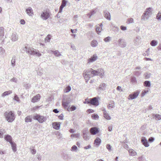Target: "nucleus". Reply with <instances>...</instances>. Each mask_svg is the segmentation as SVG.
<instances>
[{"mask_svg": "<svg viewBox=\"0 0 161 161\" xmlns=\"http://www.w3.org/2000/svg\"><path fill=\"white\" fill-rule=\"evenodd\" d=\"M10 144L11 145L13 151L14 152H16L17 150L16 144L13 142H11Z\"/></svg>", "mask_w": 161, "mask_h": 161, "instance_id": "nucleus-24", "label": "nucleus"}, {"mask_svg": "<svg viewBox=\"0 0 161 161\" xmlns=\"http://www.w3.org/2000/svg\"><path fill=\"white\" fill-rule=\"evenodd\" d=\"M90 104L94 106H97L99 104L98 100L97 97L90 98Z\"/></svg>", "mask_w": 161, "mask_h": 161, "instance_id": "nucleus-8", "label": "nucleus"}, {"mask_svg": "<svg viewBox=\"0 0 161 161\" xmlns=\"http://www.w3.org/2000/svg\"><path fill=\"white\" fill-rule=\"evenodd\" d=\"M141 142L145 147H148L149 144L147 139L144 137H142L141 140Z\"/></svg>", "mask_w": 161, "mask_h": 161, "instance_id": "nucleus-11", "label": "nucleus"}, {"mask_svg": "<svg viewBox=\"0 0 161 161\" xmlns=\"http://www.w3.org/2000/svg\"><path fill=\"white\" fill-rule=\"evenodd\" d=\"M111 38L110 37L108 36L107 37L105 38L103 40L106 42H108L110 41L111 40Z\"/></svg>", "mask_w": 161, "mask_h": 161, "instance_id": "nucleus-40", "label": "nucleus"}, {"mask_svg": "<svg viewBox=\"0 0 161 161\" xmlns=\"http://www.w3.org/2000/svg\"><path fill=\"white\" fill-rule=\"evenodd\" d=\"M97 44L98 42L97 41L95 40H93L91 42V46L93 47H96L97 46Z\"/></svg>", "mask_w": 161, "mask_h": 161, "instance_id": "nucleus-26", "label": "nucleus"}, {"mask_svg": "<svg viewBox=\"0 0 161 161\" xmlns=\"http://www.w3.org/2000/svg\"><path fill=\"white\" fill-rule=\"evenodd\" d=\"M145 79H147L150 77L151 74L148 72H146L144 74Z\"/></svg>", "mask_w": 161, "mask_h": 161, "instance_id": "nucleus-45", "label": "nucleus"}, {"mask_svg": "<svg viewBox=\"0 0 161 161\" xmlns=\"http://www.w3.org/2000/svg\"><path fill=\"white\" fill-rule=\"evenodd\" d=\"M12 93V91H6L3 92L2 94V96L3 97H4L8 95L11 94Z\"/></svg>", "mask_w": 161, "mask_h": 161, "instance_id": "nucleus-30", "label": "nucleus"}, {"mask_svg": "<svg viewBox=\"0 0 161 161\" xmlns=\"http://www.w3.org/2000/svg\"><path fill=\"white\" fill-rule=\"evenodd\" d=\"M5 139L7 142H9L10 143L13 142L12 141V137L9 135H7L5 136L4 137Z\"/></svg>", "mask_w": 161, "mask_h": 161, "instance_id": "nucleus-21", "label": "nucleus"}, {"mask_svg": "<svg viewBox=\"0 0 161 161\" xmlns=\"http://www.w3.org/2000/svg\"><path fill=\"white\" fill-rule=\"evenodd\" d=\"M97 57L96 55H94L93 56L91 57L90 58L88 59V63H90L92 62L96 61L97 59Z\"/></svg>", "mask_w": 161, "mask_h": 161, "instance_id": "nucleus-18", "label": "nucleus"}, {"mask_svg": "<svg viewBox=\"0 0 161 161\" xmlns=\"http://www.w3.org/2000/svg\"><path fill=\"white\" fill-rule=\"evenodd\" d=\"M24 50L27 53L31 55H36L38 57H40L41 55V53L39 52L38 50L35 49L34 48L32 47L27 48L26 47H25L24 49Z\"/></svg>", "mask_w": 161, "mask_h": 161, "instance_id": "nucleus-3", "label": "nucleus"}, {"mask_svg": "<svg viewBox=\"0 0 161 161\" xmlns=\"http://www.w3.org/2000/svg\"><path fill=\"white\" fill-rule=\"evenodd\" d=\"M152 8L150 7L146 8L142 16V20H146L149 19L151 15L152 14Z\"/></svg>", "mask_w": 161, "mask_h": 161, "instance_id": "nucleus-4", "label": "nucleus"}, {"mask_svg": "<svg viewBox=\"0 0 161 161\" xmlns=\"http://www.w3.org/2000/svg\"><path fill=\"white\" fill-rule=\"evenodd\" d=\"M104 17L107 19L110 20L111 15L110 13L107 11L105 10L104 11Z\"/></svg>", "mask_w": 161, "mask_h": 161, "instance_id": "nucleus-15", "label": "nucleus"}, {"mask_svg": "<svg viewBox=\"0 0 161 161\" xmlns=\"http://www.w3.org/2000/svg\"><path fill=\"white\" fill-rule=\"evenodd\" d=\"M4 29L3 27H0V41H3L4 39Z\"/></svg>", "mask_w": 161, "mask_h": 161, "instance_id": "nucleus-13", "label": "nucleus"}, {"mask_svg": "<svg viewBox=\"0 0 161 161\" xmlns=\"http://www.w3.org/2000/svg\"><path fill=\"white\" fill-rule=\"evenodd\" d=\"M120 29L123 31H125L127 29V28L126 26L123 25H121L120 27Z\"/></svg>", "mask_w": 161, "mask_h": 161, "instance_id": "nucleus-60", "label": "nucleus"}, {"mask_svg": "<svg viewBox=\"0 0 161 161\" xmlns=\"http://www.w3.org/2000/svg\"><path fill=\"white\" fill-rule=\"evenodd\" d=\"M130 155L132 156H134L136 155V153L132 149H130L129 150Z\"/></svg>", "mask_w": 161, "mask_h": 161, "instance_id": "nucleus-28", "label": "nucleus"}, {"mask_svg": "<svg viewBox=\"0 0 161 161\" xmlns=\"http://www.w3.org/2000/svg\"><path fill=\"white\" fill-rule=\"evenodd\" d=\"M131 81L132 83H136V80L135 77H132L131 79Z\"/></svg>", "mask_w": 161, "mask_h": 161, "instance_id": "nucleus-49", "label": "nucleus"}, {"mask_svg": "<svg viewBox=\"0 0 161 161\" xmlns=\"http://www.w3.org/2000/svg\"><path fill=\"white\" fill-rule=\"evenodd\" d=\"M106 85L105 83H102L100 84L98 89V90L99 91H103L106 89Z\"/></svg>", "mask_w": 161, "mask_h": 161, "instance_id": "nucleus-12", "label": "nucleus"}, {"mask_svg": "<svg viewBox=\"0 0 161 161\" xmlns=\"http://www.w3.org/2000/svg\"><path fill=\"white\" fill-rule=\"evenodd\" d=\"M80 136V134L79 133L72 134L71 135V137H74L77 138L79 137Z\"/></svg>", "mask_w": 161, "mask_h": 161, "instance_id": "nucleus-46", "label": "nucleus"}, {"mask_svg": "<svg viewBox=\"0 0 161 161\" xmlns=\"http://www.w3.org/2000/svg\"><path fill=\"white\" fill-rule=\"evenodd\" d=\"M102 30V27H100L99 26H97L96 28V31L97 34H99V33L101 32V31Z\"/></svg>", "mask_w": 161, "mask_h": 161, "instance_id": "nucleus-41", "label": "nucleus"}, {"mask_svg": "<svg viewBox=\"0 0 161 161\" xmlns=\"http://www.w3.org/2000/svg\"><path fill=\"white\" fill-rule=\"evenodd\" d=\"M63 117H64L63 114H61L60 115L58 116V118L59 119H61V120H62L63 119Z\"/></svg>", "mask_w": 161, "mask_h": 161, "instance_id": "nucleus-63", "label": "nucleus"}, {"mask_svg": "<svg viewBox=\"0 0 161 161\" xmlns=\"http://www.w3.org/2000/svg\"><path fill=\"white\" fill-rule=\"evenodd\" d=\"M51 36L50 35H48L45 38L46 42H49L50 40Z\"/></svg>", "mask_w": 161, "mask_h": 161, "instance_id": "nucleus-44", "label": "nucleus"}, {"mask_svg": "<svg viewBox=\"0 0 161 161\" xmlns=\"http://www.w3.org/2000/svg\"><path fill=\"white\" fill-rule=\"evenodd\" d=\"M26 13L29 16H32L33 14L32 8L31 7H29L26 10Z\"/></svg>", "mask_w": 161, "mask_h": 161, "instance_id": "nucleus-20", "label": "nucleus"}, {"mask_svg": "<svg viewBox=\"0 0 161 161\" xmlns=\"http://www.w3.org/2000/svg\"><path fill=\"white\" fill-rule=\"evenodd\" d=\"M4 116L7 121L9 122H12L15 119V116L13 111H6L4 113Z\"/></svg>", "mask_w": 161, "mask_h": 161, "instance_id": "nucleus-2", "label": "nucleus"}, {"mask_svg": "<svg viewBox=\"0 0 161 161\" xmlns=\"http://www.w3.org/2000/svg\"><path fill=\"white\" fill-rule=\"evenodd\" d=\"M5 132V130H0V138H3V133Z\"/></svg>", "mask_w": 161, "mask_h": 161, "instance_id": "nucleus-48", "label": "nucleus"}, {"mask_svg": "<svg viewBox=\"0 0 161 161\" xmlns=\"http://www.w3.org/2000/svg\"><path fill=\"white\" fill-rule=\"evenodd\" d=\"M158 44V42L155 40H152L150 43V45L152 46H155Z\"/></svg>", "mask_w": 161, "mask_h": 161, "instance_id": "nucleus-31", "label": "nucleus"}, {"mask_svg": "<svg viewBox=\"0 0 161 161\" xmlns=\"http://www.w3.org/2000/svg\"><path fill=\"white\" fill-rule=\"evenodd\" d=\"M141 37L139 36H137L135 39L134 41V44L135 45H138L141 44V41H140L141 40Z\"/></svg>", "mask_w": 161, "mask_h": 161, "instance_id": "nucleus-17", "label": "nucleus"}, {"mask_svg": "<svg viewBox=\"0 0 161 161\" xmlns=\"http://www.w3.org/2000/svg\"><path fill=\"white\" fill-rule=\"evenodd\" d=\"M117 90H118V91H120L121 92H122V89H121V86H118L117 87Z\"/></svg>", "mask_w": 161, "mask_h": 161, "instance_id": "nucleus-64", "label": "nucleus"}, {"mask_svg": "<svg viewBox=\"0 0 161 161\" xmlns=\"http://www.w3.org/2000/svg\"><path fill=\"white\" fill-rule=\"evenodd\" d=\"M92 117L94 119H97L99 118L97 114H93L92 115Z\"/></svg>", "mask_w": 161, "mask_h": 161, "instance_id": "nucleus-51", "label": "nucleus"}, {"mask_svg": "<svg viewBox=\"0 0 161 161\" xmlns=\"http://www.w3.org/2000/svg\"><path fill=\"white\" fill-rule=\"evenodd\" d=\"M33 119L38 121L40 123H42L46 120V118L43 116H41L38 114H36L34 115Z\"/></svg>", "mask_w": 161, "mask_h": 161, "instance_id": "nucleus-5", "label": "nucleus"}, {"mask_svg": "<svg viewBox=\"0 0 161 161\" xmlns=\"http://www.w3.org/2000/svg\"><path fill=\"white\" fill-rule=\"evenodd\" d=\"M156 18L158 20H161V12H159L156 16Z\"/></svg>", "mask_w": 161, "mask_h": 161, "instance_id": "nucleus-42", "label": "nucleus"}, {"mask_svg": "<svg viewBox=\"0 0 161 161\" xmlns=\"http://www.w3.org/2000/svg\"><path fill=\"white\" fill-rule=\"evenodd\" d=\"M88 129L87 128H86L84 129L82 131V133L83 135H86L88 133Z\"/></svg>", "mask_w": 161, "mask_h": 161, "instance_id": "nucleus-47", "label": "nucleus"}, {"mask_svg": "<svg viewBox=\"0 0 161 161\" xmlns=\"http://www.w3.org/2000/svg\"><path fill=\"white\" fill-rule=\"evenodd\" d=\"M55 55L56 56L59 57L61 55V54L59 53L58 51L55 50V51H52Z\"/></svg>", "mask_w": 161, "mask_h": 161, "instance_id": "nucleus-39", "label": "nucleus"}, {"mask_svg": "<svg viewBox=\"0 0 161 161\" xmlns=\"http://www.w3.org/2000/svg\"><path fill=\"white\" fill-rule=\"evenodd\" d=\"M25 121L26 122H31L32 121L31 117L30 116H27L25 119Z\"/></svg>", "mask_w": 161, "mask_h": 161, "instance_id": "nucleus-32", "label": "nucleus"}, {"mask_svg": "<svg viewBox=\"0 0 161 161\" xmlns=\"http://www.w3.org/2000/svg\"><path fill=\"white\" fill-rule=\"evenodd\" d=\"M90 131L92 135H94L99 132V130L97 127H93L90 129Z\"/></svg>", "mask_w": 161, "mask_h": 161, "instance_id": "nucleus-10", "label": "nucleus"}, {"mask_svg": "<svg viewBox=\"0 0 161 161\" xmlns=\"http://www.w3.org/2000/svg\"><path fill=\"white\" fill-rule=\"evenodd\" d=\"M96 13V11L93 10H92L90 13L87 14V15L89 16V17L90 18L91 16L94 14Z\"/></svg>", "mask_w": 161, "mask_h": 161, "instance_id": "nucleus-34", "label": "nucleus"}, {"mask_svg": "<svg viewBox=\"0 0 161 161\" xmlns=\"http://www.w3.org/2000/svg\"><path fill=\"white\" fill-rule=\"evenodd\" d=\"M139 94V92L138 91L134 92L132 94H130L129 95V98L131 100L136 98L138 97Z\"/></svg>", "mask_w": 161, "mask_h": 161, "instance_id": "nucleus-9", "label": "nucleus"}, {"mask_svg": "<svg viewBox=\"0 0 161 161\" xmlns=\"http://www.w3.org/2000/svg\"><path fill=\"white\" fill-rule=\"evenodd\" d=\"M150 89H149V88H148V90H144L143 91L142 93H141V95H142V97H143L144 96H145V95L146 94H147V93H148V92H149V90Z\"/></svg>", "mask_w": 161, "mask_h": 161, "instance_id": "nucleus-38", "label": "nucleus"}, {"mask_svg": "<svg viewBox=\"0 0 161 161\" xmlns=\"http://www.w3.org/2000/svg\"><path fill=\"white\" fill-rule=\"evenodd\" d=\"M83 138L86 140H87L89 139V137L87 135V134L83 135Z\"/></svg>", "mask_w": 161, "mask_h": 161, "instance_id": "nucleus-50", "label": "nucleus"}, {"mask_svg": "<svg viewBox=\"0 0 161 161\" xmlns=\"http://www.w3.org/2000/svg\"><path fill=\"white\" fill-rule=\"evenodd\" d=\"M77 149V147L75 145H73L71 147V151H75Z\"/></svg>", "mask_w": 161, "mask_h": 161, "instance_id": "nucleus-52", "label": "nucleus"}, {"mask_svg": "<svg viewBox=\"0 0 161 161\" xmlns=\"http://www.w3.org/2000/svg\"><path fill=\"white\" fill-rule=\"evenodd\" d=\"M154 115L155 118L156 119L159 120L161 119V115L158 114H154Z\"/></svg>", "mask_w": 161, "mask_h": 161, "instance_id": "nucleus-37", "label": "nucleus"}, {"mask_svg": "<svg viewBox=\"0 0 161 161\" xmlns=\"http://www.w3.org/2000/svg\"><path fill=\"white\" fill-rule=\"evenodd\" d=\"M133 74L136 76H139L141 75V72L139 71H136L134 72Z\"/></svg>", "mask_w": 161, "mask_h": 161, "instance_id": "nucleus-43", "label": "nucleus"}, {"mask_svg": "<svg viewBox=\"0 0 161 161\" xmlns=\"http://www.w3.org/2000/svg\"><path fill=\"white\" fill-rule=\"evenodd\" d=\"M66 3L67 2L66 0H63L61 6H63V7H64L66 5Z\"/></svg>", "mask_w": 161, "mask_h": 161, "instance_id": "nucleus-54", "label": "nucleus"}, {"mask_svg": "<svg viewBox=\"0 0 161 161\" xmlns=\"http://www.w3.org/2000/svg\"><path fill=\"white\" fill-rule=\"evenodd\" d=\"M17 79L15 77H13L12 79L10 80V81L12 82H14L15 83L17 82Z\"/></svg>", "mask_w": 161, "mask_h": 161, "instance_id": "nucleus-61", "label": "nucleus"}, {"mask_svg": "<svg viewBox=\"0 0 161 161\" xmlns=\"http://www.w3.org/2000/svg\"><path fill=\"white\" fill-rule=\"evenodd\" d=\"M15 57L14 56L13 57L12 59L11 60V63L12 65L14 67L15 65Z\"/></svg>", "mask_w": 161, "mask_h": 161, "instance_id": "nucleus-33", "label": "nucleus"}, {"mask_svg": "<svg viewBox=\"0 0 161 161\" xmlns=\"http://www.w3.org/2000/svg\"><path fill=\"white\" fill-rule=\"evenodd\" d=\"M11 39L13 41H16L18 39L17 35L15 33H13L11 36Z\"/></svg>", "mask_w": 161, "mask_h": 161, "instance_id": "nucleus-22", "label": "nucleus"}, {"mask_svg": "<svg viewBox=\"0 0 161 161\" xmlns=\"http://www.w3.org/2000/svg\"><path fill=\"white\" fill-rule=\"evenodd\" d=\"M90 99H85V101L83 102L84 104H90Z\"/></svg>", "mask_w": 161, "mask_h": 161, "instance_id": "nucleus-57", "label": "nucleus"}, {"mask_svg": "<svg viewBox=\"0 0 161 161\" xmlns=\"http://www.w3.org/2000/svg\"><path fill=\"white\" fill-rule=\"evenodd\" d=\"M71 90V88L69 86H68L65 88L66 92H69Z\"/></svg>", "mask_w": 161, "mask_h": 161, "instance_id": "nucleus-55", "label": "nucleus"}, {"mask_svg": "<svg viewBox=\"0 0 161 161\" xmlns=\"http://www.w3.org/2000/svg\"><path fill=\"white\" fill-rule=\"evenodd\" d=\"M70 102L69 100L63 99L62 101V105L65 108H66L69 105Z\"/></svg>", "mask_w": 161, "mask_h": 161, "instance_id": "nucleus-16", "label": "nucleus"}, {"mask_svg": "<svg viewBox=\"0 0 161 161\" xmlns=\"http://www.w3.org/2000/svg\"><path fill=\"white\" fill-rule=\"evenodd\" d=\"M83 76L86 80V82H87L89 79L92 77V76L88 75V74H87L85 72V74H83Z\"/></svg>", "mask_w": 161, "mask_h": 161, "instance_id": "nucleus-25", "label": "nucleus"}, {"mask_svg": "<svg viewBox=\"0 0 161 161\" xmlns=\"http://www.w3.org/2000/svg\"><path fill=\"white\" fill-rule=\"evenodd\" d=\"M50 16L49 13L47 10H44L42 13L41 17L43 20H47Z\"/></svg>", "mask_w": 161, "mask_h": 161, "instance_id": "nucleus-6", "label": "nucleus"}, {"mask_svg": "<svg viewBox=\"0 0 161 161\" xmlns=\"http://www.w3.org/2000/svg\"><path fill=\"white\" fill-rule=\"evenodd\" d=\"M106 147L109 151H111V147L110 145L109 144H107L106 145Z\"/></svg>", "mask_w": 161, "mask_h": 161, "instance_id": "nucleus-56", "label": "nucleus"}, {"mask_svg": "<svg viewBox=\"0 0 161 161\" xmlns=\"http://www.w3.org/2000/svg\"><path fill=\"white\" fill-rule=\"evenodd\" d=\"M114 105V102L113 101H111L109 102V104L108 105V109L114 108L115 106Z\"/></svg>", "mask_w": 161, "mask_h": 161, "instance_id": "nucleus-23", "label": "nucleus"}, {"mask_svg": "<svg viewBox=\"0 0 161 161\" xmlns=\"http://www.w3.org/2000/svg\"><path fill=\"white\" fill-rule=\"evenodd\" d=\"M138 159L139 161H143L144 160V157L142 156L139 157Z\"/></svg>", "mask_w": 161, "mask_h": 161, "instance_id": "nucleus-62", "label": "nucleus"}, {"mask_svg": "<svg viewBox=\"0 0 161 161\" xmlns=\"http://www.w3.org/2000/svg\"><path fill=\"white\" fill-rule=\"evenodd\" d=\"M103 116L107 120H110L111 119L110 117L107 113L103 114Z\"/></svg>", "mask_w": 161, "mask_h": 161, "instance_id": "nucleus-36", "label": "nucleus"}, {"mask_svg": "<svg viewBox=\"0 0 161 161\" xmlns=\"http://www.w3.org/2000/svg\"><path fill=\"white\" fill-rule=\"evenodd\" d=\"M85 73L88 75L92 76V77L96 75H100L102 77L104 75V70L102 69L99 68L96 70L91 68L88 69Z\"/></svg>", "mask_w": 161, "mask_h": 161, "instance_id": "nucleus-1", "label": "nucleus"}, {"mask_svg": "<svg viewBox=\"0 0 161 161\" xmlns=\"http://www.w3.org/2000/svg\"><path fill=\"white\" fill-rule=\"evenodd\" d=\"M101 142V140L98 137H97L94 140V143L96 145L99 146Z\"/></svg>", "mask_w": 161, "mask_h": 161, "instance_id": "nucleus-27", "label": "nucleus"}, {"mask_svg": "<svg viewBox=\"0 0 161 161\" xmlns=\"http://www.w3.org/2000/svg\"><path fill=\"white\" fill-rule=\"evenodd\" d=\"M118 45L122 48H124L126 46V43L124 39L120 38L118 41Z\"/></svg>", "mask_w": 161, "mask_h": 161, "instance_id": "nucleus-7", "label": "nucleus"}, {"mask_svg": "<svg viewBox=\"0 0 161 161\" xmlns=\"http://www.w3.org/2000/svg\"><path fill=\"white\" fill-rule=\"evenodd\" d=\"M4 49L2 47H0V54H3L5 53Z\"/></svg>", "mask_w": 161, "mask_h": 161, "instance_id": "nucleus-53", "label": "nucleus"}, {"mask_svg": "<svg viewBox=\"0 0 161 161\" xmlns=\"http://www.w3.org/2000/svg\"><path fill=\"white\" fill-rule=\"evenodd\" d=\"M40 98V95L39 94H38L36 96H34L32 99V102L33 103L36 102L39 100Z\"/></svg>", "mask_w": 161, "mask_h": 161, "instance_id": "nucleus-19", "label": "nucleus"}, {"mask_svg": "<svg viewBox=\"0 0 161 161\" xmlns=\"http://www.w3.org/2000/svg\"><path fill=\"white\" fill-rule=\"evenodd\" d=\"M144 86L147 87H150L151 86L150 82L149 81L146 80L144 82Z\"/></svg>", "mask_w": 161, "mask_h": 161, "instance_id": "nucleus-29", "label": "nucleus"}, {"mask_svg": "<svg viewBox=\"0 0 161 161\" xmlns=\"http://www.w3.org/2000/svg\"><path fill=\"white\" fill-rule=\"evenodd\" d=\"M76 109V107L74 106H72L71 107H69L67 108L68 111H73Z\"/></svg>", "mask_w": 161, "mask_h": 161, "instance_id": "nucleus-35", "label": "nucleus"}, {"mask_svg": "<svg viewBox=\"0 0 161 161\" xmlns=\"http://www.w3.org/2000/svg\"><path fill=\"white\" fill-rule=\"evenodd\" d=\"M154 140V139L153 137H150L148 140V141L150 142H153Z\"/></svg>", "mask_w": 161, "mask_h": 161, "instance_id": "nucleus-58", "label": "nucleus"}, {"mask_svg": "<svg viewBox=\"0 0 161 161\" xmlns=\"http://www.w3.org/2000/svg\"><path fill=\"white\" fill-rule=\"evenodd\" d=\"M128 21L129 22V23H132L133 22L134 20L132 18H130L128 19Z\"/></svg>", "mask_w": 161, "mask_h": 161, "instance_id": "nucleus-59", "label": "nucleus"}, {"mask_svg": "<svg viewBox=\"0 0 161 161\" xmlns=\"http://www.w3.org/2000/svg\"><path fill=\"white\" fill-rule=\"evenodd\" d=\"M61 123L60 122H54L53 123V128L57 130L60 129Z\"/></svg>", "mask_w": 161, "mask_h": 161, "instance_id": "nucleus-14", "label": "nucleus"}]
</instances>
